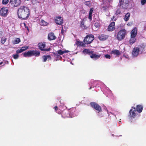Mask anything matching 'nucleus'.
<instances>
[{
  "label": "nucleus",
  "instance_id": "obj_30",
  "mask_svg": "<svg viewBox=\"0 0 146 146\" xmlns=\"http://www.w3.org/2000/svg\"><path fill=\"white\" fill-rule=\"evenodd\" d=\"M9 2V0H3L2 3L3 5H6Z\"/></svg>",
  "mask_w": 146,
  "mask_h": 146
},
{
  "label": "nucleus",
  "instance_id": "obj_37",
  "mask_svg": "<svg viewBox=\"0 0 146 146\" xmlns=\"http://www.w3.org/2000/svg\"><path fill=\"white\" fill-rule=\"evenodd\" d=\"M23 51H22L21 49H18L16 51L17 53L18 54L19 53H21Z\"/></svg>",
  "mask_w": 146,
  "mask_h": 146
},
{
  "label": "nucleus",
  "instance_id": "obj_24",
  "mask_svg": "<svg viewBox=\"0 0 146 146\" xmlns=\"http://www.w3.org/2000/svg\"><path fill=\"white\" fill-rule=\"evenodd\" d=\"M21 41L19 38H16L13 41V43L14 44H16L19 43Z\"/></svg>",
  "mask_w": 146,
  "mask_h": 146
},
{
  "label": "nucleus",
  "instance_id": "obj_12",
  "mask_svg": "<svg viewBox=\"0 0 146 146\" xmlns=\"http://www.w3.org/2000/svg\"><path fill=\"white\" fill-rule=\"evenodd\" d=\"M135 112V108L134 107H132V108L130 110L129 112L130 116L131 117H134L136 115Z\"/></svg>",
  "mask_w": 146,
  "mask_h": 146
},
{
  "label": "nucleus",
  "instance_id": "obj_26",
  "mask_svg": "<svg viewBox=\"0 0 146 146\" xmlns=\"http://www.w3.org/2000/svg\"><path fill=\"white\" fill-rule=\"evenodd\" d=\"M76 44L78 46H84L85 44L82 42L78 41L76 42Z\"/></svg>",
  "mask_w": 146,
  "mask_h": 146
},
{
  "label": "nucleus",
  "instance_id": "obj_10",
  "mask_svg": "<svg viewBox=\"0 0 146 146\" xmlns=\"http://www.w3.org/2000/svg\"><path fill=\"white\" fill-rule=\"evenodd\" d=\"M55 21L56 23L58 25H60L63 23L62 18L60 17H57L55 18Z\"/></svg>",
  "mask_w": 146,
  "mask_h": 146
},
{
  "label": "nucleus",
  "instance_id": "obj_3",
  "mask_svg": "<svg viewBox=\"0 0 146 146\" xmlns=\"http://www.w3.org/2000/svg\"><path fill=\"white\" fill-rule=\"evenodd\" d=\"M126 34V31L125 30H121L118 33L117 38L119 40L123 39Z\"/></svg>",
  "mask_w": 146,
  "mask_h": 146
},
{
  "label": "nucleus",
  "instance_id": "obj_45",
  "mask_svg": "<svg viewBox=\"0 0 146 146\" xmlns=\"http://www.w3.org/2000/svg\"><path fill=\"white\" fill-rule=\"evenodd\" d=\"M3 64V62H1L0 63V65H1Z\"/></svg>",
  "mask_w": 146,
  "mask_h": 146
},
{
  "label": "nucleus",
  "instance_id": "obj_16",
  "mask_svg": "<svg viewBox=\"0 0 146 146\" xmlns=\"http://www.w3.org/2000/svg\"><path fill=\"white\" fill-rule=\"evenodd\" d=\"M137 31L136 28H134L131 32V36L135 37L137 35Z\"/></svg>",
  "mask_w": 146,
  "mask_h": 146
},
{
  "label": "nucleus",
  "instance_id": "obj_43",
  "mask_svg": "<svg viewBox=\"0 0 146 146\" xmlns=\"http://www.w3.org/2000/svg\"><path fill=\"white\" fill-rule=\"evenodd\" d=\"M84 23L82 21L81 23V26L82 27L83 26H84Z\"/></svg>",
  "mask_w": 146,
  "mask_h": 146
},
{
  "label": "nucleus",
  "instance_id": "obj_28",
  "mask_svg": "<svg viewBox=\"0 0 146 146\" xmlns=\"http://www.w3.org/2000/svg\"><path fill=\"white\" fill-rule=\"evenodd\" d=\"M40 24L42 25L46 26L47 25L48 23L45 21L44 20H42L40 22Z\"/></svg>",
  "mask_w": 146,
  "mask_h": 146
},
{
  "label": "nucleus",
  "instance_id": "obj_4",
  "mask_svg": "<svg viewBox=\"0 0 146 146\" xmlns=\"http://www.w3.org/2000/svg\"><path fill=\"white\" fill-rule=\"evenodd\" d=\"M94 37L93 35H87L84 39V42L85 43L87 44H89L92 41L94 40Z\"/></svg>",
  "mask_w": 146,
  "mask_h": 146
},
{
  "label": "nucleus",
  "instance_id": "obj_40",
  "mask_svg": "<svg viewBox=\"0 0 146 146\" xmlns=\"http://www.w3.org/2000/svg\"><path fill=\"white\" fill-rule=\"evenodd\" d=\"M123 56L125 58L128 59L129 58V56L128 55H123Z\"/></svg>",
  "mask_w": 146,
  "mask_h": 146
},
{
  "label": "nucleus",
  "instance_id": "obj_7",
  "mask_svg": "<svg viewBox=\"0 0 146 146\" xmlns=\"http://www.w3.org/2000/svg\"><path fill=\"white\" fill-rule=\"evenodd\" d=\"M139 51L140 50L138 47H135L132 52V56L134 57H137L138 55Z\"/></svg>",
  "mask_w": 146,
  "mask_h": 146
},
{
  "label": "nucleus",
  "instance_id": "obj_41",
  "mask_svg": "<svg viewBox=\"0 0 146 146\" xmlns=\"http://www.w3.org/2000/svg\"><path fill=\"white\" fill-rule=\"evenodd\" d=\"M23 24H24V25L25 27L27 29V30L29 31V29L28 28V27H27L26 26V24L25 23H23Z\"/></svg>",
  "mask_w": 146,
  "mask_h": 146
},
{
  "label": "nucleus",
  "instance_id": "obj_35",
  "mask_svg": "<svg viewBox=\"0 0 146 146\" xmlns=\"http://www.w3.org/2000/svg\"><path fill=\"white\" fill-rule=\"evenodd\" d=\"M13 58L15 59H17L18 58L19 55L18 54H14L13 55Z\"/></svg>",
  "mask_w": 146,
  "mask_h": 146
},
{
  "label": "nucleus",
  "instance_id": "obj_25",
  "mask_svg": "<svg viewBox=\"0 0 146 146\" xmlns=\"http://www.w3.org/2000/svg\"><path fill=\"white\" fill-rule=\"evenodd\" d=\"M130 17V13H127L125 16L124 20L125 21H128Z\"/></svg>",
  "mask_w": 146,
  "mask_h": 146
},
{
  "label": "nucleus",
  "instance_id": "obj_5",
  "mask_svg": "<svg viewBox=\"0 0 146 146\" xmlns=\"http://www.w3.org/2000/svg\"><path fill=\"white\" fill-rule=\"evenodd\" d=\"M8 10L6 7L1 8L0 10V15L4 17H6L8 14Z\"/></svg>",
  "mask_w": 146,
  "mask_h": 146
},
{
  "label": "nucleus",
  "instance_id": "obj_13",
  "mask_svg": "<svg viewBox=\"0 0 146 146\" xmlns=\"http://www.w3.org/2000/svg\"><path fill=\"white\" fill-rule=\"evenodd\" d=\"M127 0H121L119 3V5H120V7H122L124 8H125V6L127 5V3L126 2Z\"/></svg>",
  "mask_w": 146,
  "mask_h": 146
},
{
  "label": "nucleus",
  "instance_id": "obj_20",
  "mask_svg": "<svg viewBox=\"0 0 146 146\" xmlns=\"http://www.w3.org/2000/svg\"><path fill=\"white\" fill-rule=\"evenodd\" d=\"M143 109V107L142 106L138 105L137 106L136 110L139 113L142 112Z\"/></svg>",
  "mask_w": 146,
  "mask_h": 146
},
{
  "label": "nucleus",
  "instance_id": "obj_42",
  "mask_svg": "<svg viewBox=\"0 0 146 146\" xmlns=\"http://www.w3.org/2000/svg\"><path fill=\"white\" fill-rule=\"evenodd\" d=\"M111 19L113 21H115L116 20V19L115 18V17L114 16H113V18H111Z\"/></svg>",
  "mask_w": 146,
  "mask_h": 146
},
{
  "label": "nucleus",
  "instance_id": "obj_19",
  "mask_svg": "<svg viewBox=\"0 0 146 146\" xmlns=\"http://www.w3.org/2000/svg\"><path fill=\"white\" fill-rule=\"evenodd\" d=\"M56 37L54 36V34L53 33H50L48 34V39L50 40H53L56 38Z\"/></svg>",
  "mask_w": 146,
  "mask_h": 146
},
{
  "label": "nucleus",
  "instance_id": "obj_29",
  "mask_svg": "<svg viewBox=\"0 0 146 146\" xmlns=\"http://www.w3.org/2000/svg\"><path fill=\"white\" fill-rule=\"evenodd\" d=\"M28 48V46H23L21 48V49L22 50V51L23 52L26 50H27Z\"/></svg>",
  "mask_w": 146,
  "mask_h": 146
},
{
  "label": "nucleus",
  "instance_id": "obj_44",
  "mask_svg": "<svg viewBox=\"0 0 146 146\" xmlns=\"http://www.w3.org/2000/svg\"><path fill=\"white\" fill-rule=\"evenodd\" d=\"M54 108L55 109V111H56L57 109V106H55L54 107Z\"/></svg>",
  "mask_w": 146,
  "mask_h": 146
},
{
  "label": "nucleus",
  "instance_id": "obj_18",
  "mask_svg": "<svg viewBox=\"0 0 146 146\" xmlns=\"http://www.w3.org/2000/svg\"><path fill=\"white\" fill-rule=\"evenodd\" d=\"M100 54H92V55L90 56L91 58L94 60L97 59L98 58H100Z\"/></svg>",
  "mask_w": 146,
  "mask_h": 146
},
{
  "label": "nucleus",
  "instance_id": "obj_27",
  "mask_svg": "<svg viewBox=\"0 0 146 146\" xmlns=\"http://www.w3.org/2000/svg\"><path fill=\"white\" fill-rule=\"evenodd\" d=\"M82 52L84 54H90L91 53H92V52H90L89 50L88 49L84 50H83Z\"/></svg>",
  "mask_w": 146,
  "mask_h": 146
},
{
  "label": "nucleus",
  "instance_id": "obj_8",
  "mask_svg": "<svg viewBox=\"0 0 146 146\" xmlns=\"http://www.w3.org/2000/svg\"><path fill=\"white\" fill-rule=\"evenodd\" d=\"M91 106L98 111L99 112L101 111L102 109L99 105L94 102H91L90 104Z\"/></svg>",
  "mask_w": 146,
  "mask_h": 146
},
{
  "label": "nucleus",
  "instance_id": "obj_38",
  "mask_svg": "<svg viewBox=\"0 0 146 146\" xmlns=\"http://www.w3.org/2000/svg\"><path fill=\"white\" fill-rule=\"evenodd\" d=\"M121 11L120 10H118L116 12V14L117 15L120 14L121 13Z\"/></svg>",
  "mask_w": 146,
  "mask_h": 146
},
{
  "label": "nucleus",
  "instance_id": "obj_17",
  "mask_svg": "<svg viewBox=\"0 0 146 146\" xmlns=\"http://www.w3.org/2000/svg\"><path fill=\"white\" fill-rule=\"evenodd\" d=\"M108 37V36L104 34L98 36V38L101 40H106Z\"/></svg>",
  "mask_w": 146,
  "mask_h": 146
},
{
  "label": "nucleus",
  "instance_id": "obj_15",
  "mask_svg": "<svg viewBox=\"0 0 146 146\" xmlns=\"http://www.w3.org/2000/svg\"><path fill=\"white\" fill-rule=\"evenodd\" d=\"M111 53L117 57L119 56L121 54V53L118 50L116 49L112 50Z\"/></svg>",
  "mask_w": 146,
  "mask_h": 146
},
{
  "label": "nucleus",
  "instance_id": "obj_6",
  "mask_svg": "<svg viewBox=\"0 0 146 146\" xmlns=\"http://www.w3.org/2000/svg\"><path fill=\"white\" fill-rule=\"evenodd\" d=\"M10 2L14 7H17L20 5L21 3V0H10Z\"/></svg>",
  "mask_w": 146,
  "mask_h": 146
},
{
  "label": "nucleus",
  "instance_id": "obj_2",
  "mask_svg": "<svg viewBox=\"0 0 146 146\" xmlns=\"http://www.w3.org/2000/svg\"><path fill=\"white\" fill-rule=\"evenodd\" d=\"M40 54L39 52L34 50H31L26 52L23 53V56L25 57H30L33 56H38Z\"/></svg>",
  "mask_w": 146,
  "mask_h": 146
},
{
  "label": "nucleus",
  "instance_id": "obj_33",
  "mask_svg": "<svg viewBox=\"0 0 146 146\" xmlns=\"http://www.w3.org/2000/svg\"><path fill=\"white\" fill-rule=\"evenodd\" d=\"M6 39L5 38H2L1 40V43L3 44H4L6 41Z\"/></svg>",
  "mask_w": 146,
  "mask_h": 146
},
{
  "label": "nucleus",
  "instance_id": "obj_1",
  "mask_svg": "<svg viewBox=\"0 0 146 146\" xmlns=\"http://www.w3.org/2000/svg\"><path fill=\"white\" fill-rule=\"evenodd\" d=\"M30 14L29 9L27 7L25 6H21L18 10V17L21 19H27L29 17Z\"/></svg>",
  "mask_w": 146,
  "mask_h": 146
},
{
  "label": "nucleus",
  "instance_id": "obj_23",
  "mask_svg": "<svg viewBox=\"0 0 146 146\" xmlns=\"http://www.w3.org/2000/svg\"><path fill=\"white\" fill-rule=\"evenodd\" d=\"M136 40L135 37L131 36V38L129 41L130 44H133L135 42Z\"/></svg>",
  "mask_w": 146,
  "mask_h": 146
},
{
  "label": "nucleus",
  "instance_id": "obj_32",
  "mask_svg": "<svg viewBox=\"0 0 146 146\" xmlns=\"http://www.w3.org/2000/svg\"><path fill=\"white\" fill-rule=\"evenodd\" d=\"M105 57L106 58L109 59H110L111 58V56L108 54H106L105 55Z\"/></svg>",
  "mask_w": 146,
  "mask_h": 146
},
{
  "label": "nucleus",
  "instance_id": "obj_22",
  "mask_svg": "<svg viewBox=\"0 0 146 146\" xmlns=\"http://www.w3.org/2000/svg\"><path fill=\"white\" fill-rule=\"evenodd\" d=\"M42 58L43 60V61L45 62L46 61L47 59L48 60L51 59V57L49 55L44 56H42Z\"/></svg>",
  "mask_w": 146,
  "mask_h": 146
},
{
  "label": "nucleus",
  "instance_id": "obj_21",
  "mask_svg": "<svg viewBox=\"0 0 146 146\" xmlns=\"http://www.w3.org/2000/svg\"><path fill=\"white\" fill-rule=\"evenodd\" d=\"M94 10V9L93 8H92L90 9L89 16H88V19L90 20V21H91L92 20V14Z\"/></svg>",
  "mask_w": 146,
  "mask_h": 146
},
{
  "label": "nucleus",
  "instance_id": "obj_9",
  "mask_svg": "<svg viewBox=\"0 0 146 146\" xmlns=\"http://www.w3.org/2000/svg\"><path fill=\"white\" fill-rule=\"evenodd\" d=\"M38 46L40 49L42 51H47L50 50V48H44L45 46V43L42 42L38 44Z\"/></svg>",
  "mask_w": 146,
  "mask_h": 146
},
{
  "label": "nucleus",
  "instance_id": "obj_31",
  "mask_svg": "<svg viewBox=\"0 0 146 146\" xmlns=\"http://www.w3.org/2000/svg\"><path fill=\"white\" fill-rule=\"evenodd\" d=\"M94 26L98 28L100 27V25L98 22H96L94 24Z\"/></svg>",
  "mask_w": 146,
  "mask_h": 146
},
{
  "label": "nucleus",
  "instance_id": "obj_14",
  "mask_svg": "<svg viewBox=\"0 0 146 146\" xmlns=\"http://www.w3.org/2000/svg\"><path fill=\"white\" fill-rule=\"evenodd\" d=\"M69 52V50H64V51H62L61 50H60L57 51L56 53H55L54 54L55 56H57L58 54L62 55L64 53H67Z\"/></svg>",
  "mask_w": 146,
  "mask_h": 146
},
{
  "label": "nucleus",
  "instance_id": "obj_36",
  "mask_svg": "<svg viewBox=\"0 0 146 146\" xmlns=\"http://www.w3.org/2000/svg\"><path fill=\"white\" fill-rule=\"evenodd\" d=\"M146 0H141V3L142 5H143L146 3Z\"/></svg>",
  "mask_w": 146,
  "mask_h": 146
},
{
  "label": "nucleus",
  "instance_id": "obj_39",
  "mask_svg": "<svg viewBox=\"0 0 146 146\" xmlns=\"http://www.w3.org/2000/svg\"><path fill=\"white\" fill-rule=\"evenodd\" d=\"M132 25H133V23L132 22H129V23H128L127 24V25L128 26H131Z\"/></svg>",
  "mask_w": 146,
  "mask_h": 146
},
{
  "label": "nucleus",
  "instance_id": "obj_11",
  "mask_svg": "<svg viewBox=\"0 0 146 146\" xmlns=\"http://www.w3.org/2000/svg\"><path fill=\"white\" fill-rule=\"evenodd\" d=\"M115 22H111L109 25L108 30V31H112L115 29Z\"/></svg>",
  "mask_w": 146,
  "mask_h": 146
},
{
  "label": "nucleus",
  "instance_id": "obj_34",
  "mask_svg": "<svg viewBox=\"0 0 146 146\" xmlns=\"http://www.w3.org/2000/svg\"><path fill=\"white\" fill-rule=\"evenodd\" d=\"M84 4L88 6H89L90 4V1H86L85 2Z\"/></svg>",
  "mask_w": 146,
  "mask_h": 146
}]
</instances>
